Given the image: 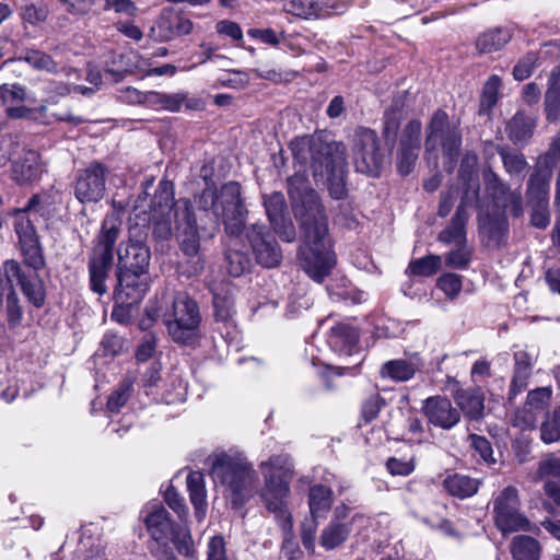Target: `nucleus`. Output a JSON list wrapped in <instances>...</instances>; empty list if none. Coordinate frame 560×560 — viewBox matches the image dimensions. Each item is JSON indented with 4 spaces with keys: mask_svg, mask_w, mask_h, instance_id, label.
I'll return each mask as SVG.
<instances>
[{
    "mask_svg": "<svg viewBox=\"0 0 560 560\" xmlns=\"http://www.w3.org/2000/svg\"><path fill=\"white\" fill-rule=\"evenodd\" d=\"M191 30L192 22L182 12L173 8H165L150 28L149 36L155 42L163 43L187 35Z\"/></svg>",
    "mask_w": 560,
    "mask_h": 560,
    "instance_id": "obj_17",
    "label": "nucleus"
},
{
    "mask_svg": "<svg viewBox=\"0 0 560 560\" xmlns=\"http://www.w3.org/2000/svg\"><path fill=\"white\" fill-rule=\"evenodd\" d=\"M148 228L136 225L129 229V238L119 244L117 249L118 262L116 268L125 270L149 269L151 253L145 244Z\"/></svg>",
    "mask_w": 560,
    "mask_h": 560,
    "instance_id": "obj_14",
    "label": "nucleus"
},
{
    "mask_svg": "<svg viewBox=\"0 0 560 560\" xmlns=\"http://www.w3.org/2000/svg\"><path fill=\"white\" fill-rule=\"evenodd\" d=\"M511 553L515 560H539V542L526 535L515 536L511 542Z\"/></svg>",
    "mask_w": 560,
    "mask_h": 560,
    "instance_id": "obj_36",
    "label": "nucleus"
},
{
    "mask_svg": "<svg viewBox=\"0 0 560 560\" xmlns=\"http://www.w3.org/2000/svg\"><path fill=\"white\" fill-rule=\"evenodd\" d=\"M61 9L74 16H83L89 14L94 4V0H57Z\"/></svg>",
    "mask_w": 560,
    "mask_h": 560,
    "instance_id": "obj_62",
    "label": "nucleus"
},
{
    "mask_svg": "<svg viewBox=\"0 0 560 560\" xmlns=\"http://www.w3.org/2000/svg\"><path fill=\"white\" fill-rule=\"evenodd\" d=\"M178 233L180 249L186 256L182 264L183 272L188 277L197 276L205 268L200 254V236L192 203L187 198L174 201V185L171 180H161L151 200L148 221L158 240H168L173 234V219Z\"/></svg>",
    "mask_w": 560,
    "mask_h": 560,
    "instance_id": "obj_3",
    "label": "nucleus"
},
{
    "mask_svg": "<svg viewBox=\"0 0 560 560\" xmlns=\"http://www.w3.org/2000/svg\"><path fill=\"white\" fill-rule=\"evenodd\" d=\"M120 225L115 214H107L89 256V285L91 291L100 296L107 292L106 280L114 265V246L120 233Z\"/></svg>",
    "mask_w": 560,
    "mask_h": 560,
    "instance_id": "obj_6",
    "label": "nucleus"
},
{
    "mask_svg": "<svg viewBox=\"0 0 560 560\" xmlns=\"http://www.w3.org/2000/svg\"><path fill=\"white\" fill-rule=\"evenodd\" d=\"M353 161L357 172L378 177L386 163V154L380 147L377 133L366 127L355 129L352 140Z\"/></svg>",
    "mask_w": 560,
    "mask_h": 560,
    "instance_id": "obj_11",
    "label": "nucleus"
},
{
    "mask_svg": "<svg viewBox=\"0 0 560 560\" xmlns=\"http://www.w3.org/2000/svg\"><path fill=\"white\" fill-rule=\"evenodd\" d=\"M42 172L40 156L35 150L24 149L22 155L12 161V178L20 185L38 179Z\"/></svg>",
    "mask_w": 560,
    "mask_h": 560,
    "instance_id": "obj_22",
    "label": "nucleus"
},
{
    "mask_svg": "<svg viewBox=\"0 0 560 560\" xmlns=\"http://www.w3.org/2000/svg\"><path fill=\"white\" fill-rule=\"evenodd\" d=\"M212 293L215 320L224 324L231 323L235 313L232 285L229 283H221L220 287L213 289Z\"/></svg>",
    "mask_w": 560,
    "mask_h": 560,
    "instance_id": "obj_29",
    "label": "nucleus"
},
{
    "mask_svg": "<svg viewBox=\"0 0 560 560\" xmlns=\"http://www.w3.org/2000/svg\"><path fill=\"white\" fill-rule=\"evenodd\" d=\"M450 118L446 112L438 109L428 126L425 138V150L428 152L436 149V135L441 133L450 126Z\"/></svg>",
    "mask_w": 560,
    "mask_h": 560,
    "instance_id": "obj_41",
    "label": "nucleus"
},
{
    "mask_svg": "<svg viewBox=\"0 0 560 560\" xmlns=\"http://www.w3.org/2000/svg\"><path fill=\"white\" fill-rule=\"evenodd\" d=\"M359 517V514L353 515L350 523L329 522L320 532L319 545L327 551L343 545L351 534L353 522Z\"/></svg>",
    "mask_w": 560,
    "mask_h": 560,
    "instance_id": "obj_26",
    "label": "nucleus"
},
{
    "mask_svg": "<svg viewBox=\"0 0 560 560\" xmlns=\"http://www.w3.org/2000/svg\"><path fill=\"white\" fill-rule=\"evenodd\" d=\"M544 105L546 119L549 122H556L560 117V67L555 68L550 73Z\"/></svg>",
    "mask_w": 560,
    "mask_h": 560,
    "instance_id": "obj_34",
    "label": "nucleus"
},
{
    "mask_svg": "<svg viewBox=\"0 0 560 560\" xmlns=\"http://www.w3.org/2000/svg\"><path fill=\"white\" fill-rule=\"evenodd\" d=\"M133 390V378L126 377L110 394L107 400V409L110 412H119L120 409L127 404Z\"/></svg>",
    "mask_w": 560,
    "mask_h": 560,
    "instance_id": "obj_43",
    "label": "nucleus"
},
{
    "mask_svg": "<svg viewBox=\"0 0 560 560\" xmlns=\"http://www.w3.org/2000/svg\"><path fill=\"white\" fill-rule=\"evenodd\" d=\"M287 183L293 214L304 241V248L301 249L302 267L314 281L320 283L336 264L325 209L304 174L295 173Z\"/></svg>",
    "mask_w": 560,
    "mask_h": 560,
    "instance_id": "obj_1",
    "label": "nucleus"
},
{
    "mask_svg": "<svg viewBox=\"0 0 560 560\" xmlns=\"http://www.w3.org/2000/svg\"><path fill=\"white\" fill-rule=\"evenodd\" d=\"M285 12L295 16L310 19L316 15V3L314 0H291L284 5Z\"/></svg>",
    "mask_w": 560,
    "mask_h": 560,
    "instance_id": "obj_59",
    "label": "nucleus"
},
{
    "mask_svg": "<svg viewBox=\"0 0 560 560\" xmlns=\"http://www.w3.org/2000/svg\"><path fill=\"white\" fill-rule=\"evenodd\" d=\"M290 148L299 163H310L314 176H327L332 198L345 197L342 173L346 166V151L342 143L325 142L320 137L305 136L291 141Z\"/></svg>",
    "mask_w": 560,
    "mask_h": 560,
    "instance_id": "obj_4",
    "label": "nucleus"
},
{
    "mask_svg": "<svg viewBox=\"0 0 560 560\" xmlns=\"http://www.w3.org/2000/svg\"><path fill=\"white\" fill-rule=\"evenodd\" d=\"M551 397L552 388L550 386L537 387L527 393L526 401L541 413L549 407Z\"/></svg>",
    "mask_w": 560,
    "mask_h": 560,
    "instance_id": "obj_54",
    "label": "nucleus"
},
{
    "mask_svg": "<svg viewBox=\"0 0 560 560\" xmlns=\"http://www.w3.org/2000/svg\"><path fill=\"white\" fill-rule=\"evenodd\" d=\"M478 229L488 247H500L508 233V221L502 213H481L478 217Z\"/></svg>",
    "mask_w": 560,
    "mask_h": 560,
    "instance_id": "obj_23",
    "label": "nucleus"
},
{
    "mask_svg": "<svg viewBox=\"0 0 560 560\" xmlns=\"http://www.w3.org/2000/svg\"><path fill=\"white\" fill-rule=\"evenodd\" d=\"M117 283L114 289V300L119 307H130L138 304L150 288L149 269L132 270L116 268Z\"/></svg>",
    "mask_w": 560,
    "mask_h": 560,
    "instance_id": "obj_13",
    "label": "nucleus"
},
{
    "mask_svg": "<svg viewBox=\"0 0 560 560\" xmlns=\"http://www.w3.org/2000/svg\"><path fill=\"white\" fill-rule=\"evenodd\" d=\"M283 534V541L281 551L289 560H298L302 556V551L294 540L292 517H287L284 521L278 523Z\"/></svg>",
    "mask_w": 560,
    "mask_h": 560,
    "instance_id": "obj_40",
    "label": "nucleus"
},
{
    "mask_svg": "<svg viewBox=\"0 0 560 560\" xmlns=\"http://www.w3.org/2000/svg\"><path fill=\"white\" fill-rule=\"evenodd\" d=\"M538 56L536 52H527L513 68V77L517 81L529 78L537 66Z\"/></svg>",
    "mask_w": 560,
    "mask_h": 560,
    "instance_id": "obj_56",
    "label": "nucleus"
},
{
    "mask_svg": "<svg viewBox=\"0 0 560 560\" xmlns=\"http://www.w3.org/2000/svg\"><path fill=\"white\" fill-rule=\"evenodd\" d=\"M443 486L451 495L465 499L478 491L479 482L468 476L454 474L444 479Z\"/></svg>",
    "mask_w": 560,
    "mask_h": 560,
    "instance_id": "obj_35",
    "label": "nucleus"
},
{
    "mask_svg": "<svg viewBox=\"0 0 560 560\" xmlns=\"http://www.w3.org/2000/svg\"><path fill=\"white\" fill-rule=\"evenodd\" d=\"M42 268L24 266L15 259H7L0 267V273L7 288L5 316L8 326L16 328L23 320L24 311L21 300L15 290V283L21 288L23 294L35 307H42L45 303V289L38 276Z\"/></svg>",
    "mask_w": 560,
    "mask_h": 560,
    "instance_id": "obj_5",
    "label": "nucleus"
},
{
    "mask_svg": "<svg viewBox=\"0 0 560 560\" xmlns=\"http://www.w3.org/2000/svg\"><path fill=\"white\" fill-rule=\"evenodd\" d=\"M108 170L100 162H92L79 170L73 182L75 198L81 203L98 202L106 191Z\"/></svg>",
    "mask_w": 560,
    "mask_h": 560,
    "instance_id": "obj_15",
    "label": "nucleus"
},
{
    "mask_svg": "<svg viewBox=\"0 0 560 560\" xmlns=\"http://www.w3.org/2000/svg\"><path fill=\"white\" fill-rule=\"evenodd\" d=\"M178 553L185 557H192L195 553L194 540L190 532L183 526L177 525L171 540Z\"/></svg>",
    "mask_w": 560,
    "mask_h": 560,
    "instance_id": "obj_50",
    "label": "nucleus"
},
{
    "mask_svg": "<svg viewBox=\"0 0 560 560\" xmlns=\"http://www.w3.org/2000/svg\"><path fill=\"white\" fill-rule=\"evenodd\" d=\"M187 491L195 510V516L202 521L207 512V490L205 476L200 471H190L186 478Z\"/></svg>",
    "mask_w": 560,
    "mask_h": 560,
    "instance_id": "obj_27",
    "label": "nucleus"
},
{
    "mask_svg": "<svg viewBox=\"0 0 560 560\" xmlns=\"http://www.w3.org/2000/svg\"><path fill=\"white\" fill-rule=\"evenodd\" d=\"M26 98V89L20 84H7L0 85V100L3 104H11L14 102H23Z\"/></svg>",
    "mask_w": 560,
    "mask_h": 560,
    "instance_id": "obj_64",
    "label": "nucleus"
},
{
    "mask_svg": "<svg viewBox=\"0 0 560 560\" xmlns=\"http://www.w3.org/2000/svg\"><path fill=\"white\" fill-rule=\"evenodd\" d=\"M441 147L450 158L456 156L462 144V136L456 126L450 125L441 133L436 135V144Z\"/></svg>",
    "mask_w": 560,
    "mask_h": 560,
    "instance_id": "obj_44",
    "label": "nucleus"
},
{
    "mask_svg": "<svg viewBox=\"0 0 560 560\" xmlns=\"http://www.w3.org/2000/svg\"><path fill=\"white\" fill-rule=\"evenodd\" d=\"M21 15L30 24L44 22L48 16V9L42 0H28L22 5Z\"/></svg>",
    "mask_w": 560,
    "mask_h": 560,
    "instance_id": "obj_48",
    "label": "nucleus"
},
{
    "mask_svg": "<svg viewBox=\"0 0 560 560\" xmlns=\"http://www.w3.org/2000/svg\"><path fill=\"white\" fill-rule=\"evenodd\" d=\"M501 79L497 74H492L486 81L479 105V114H488L499 100Z\"/></svg>",
    "mask_w": 560,
    "mask_h": 560,
    "instance_id": "obj_39",
    "label": "nucleus"
},
{
    "mask_svg": "<svg viewBox=\"0 0 560 560\" xmlns=\"http://www.w3.org/2000/svg\"><path fill=\"white\" fill-rule=\"evenodd\" d=\"M401 112L397 106L386 109L383 118V135L387 141L394 142L400 126Z\"/></svg>",
    "mask_w": 560,
    "mask_h": 560,
    "instance_id": "obj_53",
    "label": "nucleus"
},
{
    "mask_svg": "<svg viewBox=\"0 0 560 560\" xmlns=\"http://www.w3.org/2000/svg\"><path fill=\"white\" fill-rule=\"evenodd\" d=\"M551 177V172L533 166L526 183L525 197L527 205L549 201Z\"/></svg>",
    "mask_w": 560,
    "mask_h": 560,
    "instance_id": "obj_25",
    "label": "nucleus"
},
{
    "mask_svg": "<svg viewBox=\"0 0 560 560\" xmlns=\"http://www.w3.org/2000/svg\"><path fill=\"white\" fill-rule=\"evenodd\" d=\"M536 476L538 479L556 478L560 480V458L549 454L539 462Z\"/></svg>",
    "mask_w": 560,
    "mask_h": 560,
    "instance_id": "obj_60",
    "label": "nucleus"
},
{
    "mask_svg": "<svg viewBox=\"0 0 560 560\" xmlns=\"http://www.w3.org/2000/svg\"><path fill=\"white\" fill-rule=\"evenodd\" d=\"M533 363V358L527 351L520 350L514 353L513 376L508 393V400L510 402L528 386Z\"/></svg>",
    "mask_w": 560,
    "mask_h": 560,
    "instance_id": "obj_24",
    "label": "nucleus"
},
{
    "mask_svg": "<svg viewBox=\"0 0 560 560\" xmlns=\"http://www.w3.org/2000/svg\"><path fill=\"white\" fill-rule=\"evenodd\" d=\"M424 368V361L420 353L412 352L405 358L388 360L380 368V376L397 383L412 380Z\"/></svg>",
    "mask_w": 560,
    "mask_h": 560,
    "instance_id": "obj_21",
    "label": "nucleus"
},
{
    "mask_svg": "<svg viewBox=\"0 0 560 560\" xmlns=\"http://www.w3.org/2000/svg\"><path fill=\"white\" fill-rule=\"evenodd\" d=\"M421 122L417 119L410 120L402 129L399 145L404 148H421Z\"/></svg>",
    "mask_w": 560,
    "mask_h": 560,
    "instance_id": "obj_51",
    "label": "nucleus"
},
{
    "mask_svg": "<svg viewBox=\"0 0 560 560\" xmlns=\"http://www.w3.org/2000/svg\"><path fill=\"white\" fill-rule=\"evenodd\" d=\"M476 163V155L467 154L462 160L458 176L465 183V189L451 223L438 235V241L444 244L465 245L467 243L466 224L469 219L467 209L478 201L480 191L479 180L475 175Z\"/></svg>",
    "mask_w": 560,
    "mask_h": 560,
    "instance_id": "obj_7",
    "label": "nucleus"
},
{
    "mask_svg": "<svg viewBox=\"0 0 560 560\" xmlns=\"http://www.w3.org/2000/svg\"><path fill=\"white\" fill-rule=\"evenodd\" d=\"M498 153L502 159L503 166L510 175L521 174L527 166L524 154L511 151L508 148H499Z\"/></svg>",
    "mask_w": 560,
    "mask_h": 560,
    "instance_id": "obj_46",
    "label": "nucleus"
},
{
    "mask_svg": "<svg viewBox=\"0 0 560 560\" xmlns=\"http://www.w3.org/2000/svg\"><path fill=\"white\" fill-rule=\"evenodd\" d=\"M532 209L530 223L537 229H545L550 223L549 201L527 205Z\"/></svg>",
    "mask_w": 560,
    "mask_h": 560,
    "instance_id": "obj_63",
    "label": "nucleus"
},
{
    "mask_svg": "<svg viewBox=\"0 0 560 560\" xmlns=\"http://www.w3.org/2000/svg\"><path fill=\"white\" fill-rule=\"evenodd\" d=\"M211 474L215 481L225 486L236 498L242 495L255 477V471L246 457L228 453L215 457Z\"/></svg>",
    "mask_w": 560,
    "mask_h": 560,
    "instance_id": "obj_10",
    "label": "nucleus"
},
{
    "mask_svg": "<svg viewBox=\"0 0 560 560\" xmlns=\"http://www.w3.org/2000/svg\"><path fill=\"white\" fill-rule=\"evenodd\" d=\"M225 268L233 277H240L249 271L252 260L246 253L230 247L225 254Z\"/></svg>",
    "mask_w": 560,
    "mask_h": 560,
    "instance_id": "obj_42",
    "label": "nucleus"
},
{
    "mask_svg": "<svg viewBox=\"0 0 560 560\" xmlns=\"http://www.w3.org/2000/svg\"><path fill=\"white\" fill-rule=\"evenodd\" d=\"M195 202L214 226L222 222L228 235L238 237L245 231L257 264L265 268H275L281 262V248L265 225L255 223L245 229L247 210L238 183H225L219 190L208 187L195 197Z\"/></svg>",
    "mask_w": 560,
    "mask_h": 560,
    "instance_id": "obj_2",
    "label": "nucleus"
},
{
    "mask_svg": "<svg viewBox=\"0 0 560 560\" xmlns=\"http://www.w3.org/2000/svg\"><path fill=\"white\" fill-rule=\"evenodd\" d=\"M540 412L525 401V404L514 412L512 425L521 430H533L536 428Z\"/></svg>",
    "mask_w": 560,
    "mask_h": 560,
    "instance_id": "obj_45",
    "label": "nucleus"
},
{
    "mask_svg": "<svg viewBox=\"0 0 560 560\" xmlns=\"http://www.w3.org/2000/svg\"><path fill=\"white\" fill-rule=\"evenodd\" d=\"M559 156H560V131L557 132L552 137L547 151L537 159V161L534 165L553 173V167H555Z\"/></svg>",
    "mask_w": 560,
    "mask_h": 560,
    "instance_id": "obj_49",
    "label": "nucleus"
},
{
    "mask_svg": "<svg viewBox=\"0 0 560 560\" xmlns=\"http://www.w3.org/2000/svg\"><path fill=\"white\" fill-rule=\"evenodd\" d=\"M512 38L508 28L494 27L481 33L476 39V49L480 55L501 50Z\"/></svg>",
    "mask_w": 560,
    "mask_h": 560,
    "instance_id": "obj_32",
    "label": "nucleus"
},
{
    "mask_svg": "<svg viewBox=\"0 0 560 560\" xmlns=\"http://www.w3.org/2000/svg\"><path fill=\"white\" fill-rule=\"evenodd\" d=\"M535 119L518 110L506 124L505 132L514 144H524L532 138L535 129Z\"/></svg>",
    "mask_w": 560,
    "mask_h": 560,
    "instance_id": "obj_30",
    "label": "nucleus"
},
{
    "mask_svg": "<svg viewBox=\"0 0 560 560\" xmlns=\"http://www.w3.org/2000/svg\"><path fill=\"white\" fill-rule=\"evenodd\" d=\"M334 492L324 485H314L308 489V508L312 518H325L331 510Z\"/></svg>",
    "mask_w": 560,
    "mask_h": 560,
    "instance_id": "obj_31",
    "label": "nucleus"
},
{
    "mask_svg": "<svg viewBox=\"0 0 560 560\" xmlns=\"http://www.w3.org/2000/svg\"><path fill=\"white\" fill-rule=\"evenodd\" d=\"M518 492L513 486L505 487L493 500V517L501 533L532 530L530 522L521 513Z\"/></svg>",
    "mask_w": 560,
    "mask_h": 560,
    "instance_id": "obj_12",
    "label": "nucleus"
},
{
    "mask_svg": "<svg viewBox=\"0 0 560 560\" xmlns=\"http://www.w3.org/2000/svg\"><path fill=\"white\" fill-rule=\"evenodd\" d=\"M163 323L174 342L194 343L199 337L201 323L198 303L188 293L178 292L173 299L172 311L164 315Z\"/></svg>",
    "mask_w": 560,
    "mask_h": 560,
    "instance_id": "obj_8",
    "label": "nucleus"
},
{
    "mask_svg": "<svg viewBox=\"0 0 560 560\" xmlns=\"http://www.w3.org/2000/svg\"><path fill=\"white\" fill-rule=\"evenodd\" d=\"M455 399L460 410L470 420H479L483 417L485 397L480 389L460 390Z\"/></svg>",
    "mask_w": 560,
    "mask_h": 560,
    "instance_id": "obj_33",
    "label": "nucleus"
},
{
    "mask_svg": "<svg viewBox=\"0 0 560 560\" xmlns=\"http://www.w3.org/2000/svg\"><path fill=\"white\" fill-rule=\"evenodd\" d=\"M420 149L398 147L397 149V171L400 175H409L417 163Z\"/></svg>",
    "mask_w": 560,
    "mask_h": 560,
    "instance_id": "obj_52",
    "label": "nucleus"
},
{
    "mask_svg": "<svg viewBox=\"0 0 560 560\" xmlns=\"http://www.w3.org/2000/svg\"><path fill=\"white\" fill-rule=\"evenodd\" d=\"M470 262V252L465 245H456L454 250L445 255V264L450 268L466 269Z\"/></svg>",
    "mask_w": 560,
    "mask_h": 560,
    "instance_id": "obj_57",
    "label": "nucleus"
},
{
    "mask_svg": "<svg viewBox=\"0 0 560 560\" xmlns=\"http://www.w3.org/2000/svg\"><path fill=\"white\" fill-rule=\"evenodd\" d=\"M469 439L471 441L472 448L485 463L489 465L495 464L497 460L493 457L492 445L487 438L477 434H470Z\"/></svg>",
    "mask_w": 560,
    "mask_h": 560,
    "instance_id": "obj_61",
    "label": "nucleus"
},
{
    "mask_svg": "<svg viewBox=\"0 0 560 560\" xmlns=\"http://www.w3.org/2000/svg\"><path fill=\"white\" fill-rule=\"evenodd\" d=\"M264 207L269 223L279 237L291 243L296 237V231L292 220L287 213V203L282 192L275 191L264 196Z\"/></svg>",
    "mask_w": 560,
    "mask_h": 560,
    "instance_id": "obj_18",
    "label": "nucleus"
},
{
    "mask_svg": "<svg viewBox=\"0 0 560 560\" xmlns=\"http://www.w3.org/2000/svg\"><path fill=\"white\" fill-rule=\"evenodd\" d=\"M40 197L34 195L22 209H14V231L18 235L19 247L23 262L34 268H43L45 258L39 236L34 225V217L39 212Z\"/></svg>",
    "mask_w": 560,
    "mask_h": 560,
    "instance_id": "obj_9",
    "label": "nucleus"
},
{
    "mask_svg": "<svg viewBox=\"0 0 560 560\" xmlns=\"http://www.w3.org/2000/svg\"><path fill=\"white\" fill-rule=\"evenodd\" d=\"M441 265V257L438 255H429L416 260H412L408 270L413 276L430 277L434 275Z\"/></svg>",
    "mask_w": 560,
    "mask_h": 560,
    "instance_id": "obj_47",
    "label": "nucleus"
},
{
    "mask_svg": "<svg viewBox=\"0 0 560 560\" xmlns=\"http://www.w3.org/2000/svg\"><path fill=\"white\" fill-rule=\"evenodd\" d=\"M422 411L431 424L443 430H451L460 420L459 411L453 407L448 398L442 396L427 398Z\"/></svg>",
    "mask_w": 560,
    "mask_h": 560,
    "instance_id": "obj_20",
    "label": "nucleus"
},
{
    "mask_svg": "<svg viewBox=\"0 0 560 560\" xmlns=\"http://www.w3.org/2000/svg\"><path fill=\"white\" fill-rule=\"evenodd\" d=\"M483 182L487 191L494 200L505 196L510 190V187L491 168L483 171Z\"/></svg>",
    "mask_w": 560,
    "mask_h": 560,
    "instance_id": "obj_55",
    "label": "nucleus"
},
{
    "mask_svg": "<svg viewBox=\"0 0 560 560\" xmlns=\"http://www.w3.org/2000/svg\"><path fill=\"white\" fill-rule=\"evenodd\" d=\"M359 340V334L357 329L350 327L348 325H337L331 329V340L332 345H338L339 341H342L345 346L352 347L357 345Z\"/></svg>",
    "mask_w": 560,
    "mask_h": 560,
    "instance_id": "obj_58",
    "label": "nucleus"
},
{
    "mask_svg": "<svg viewBox=\"0 0 560 560\" xmlns=\"http://www.w3.org/2000/svg\"><path fill=\"white\" fill-rule=\"evenodd\" d=\"M540 440L545 444L560 441V406L547 412L540 424Z\"/></svg>",
    "mask_w": 560,
    "mask_h": 560,
    "instance_id": "obj_37",
    "label": "nucleus"
},
{
    "mask_svg": "<svg viewBox=\"0 0 560 560\" xmlns=\"http://www.w3.org/2000/svg\"><path fill=\"white\" fill-rule=\"evenodd\" d=\"M264 480L260 498L266 509L275 515L278 523L287 517H292L288 510L290 481L277 477L275 471L265 472Z\"/></svg>",
    "mask_w": 560,
    "mask_h": 560,
    "instance_id": "obj_16",
    "label": "nucleus"
},
{
    "mask_svg": "<svg viewBox=\"0 0 560 560\" xmlns=\"http://www.w3.org/2000/svg\"><path fill=\"white\" fill-rule=\"evenodd\" d=\"M145 528L150 537L163 547H167L177 525L172 521L168 511L160 503L148 504L144 509Z\"/></svg>",
    "mask_w": 560,
    "mask_h": 560,
    "instance_id": "obj_19",
    "label": "nucleus"
},
{
    "mask_svg": "<svg viewBox=\"0 0 560 560\" xmlns=\"http://www.w3.org/2000/svg\"><path fill=\"white\" fill-rule=\"evenodd\" d=\"M260 469L265 472L275 471L277 477L291 480L293 477V464L291 457L285 454L273 455L268 460L261 462Z\"/></svg>",
    "mask_w": 560,
    "mask_h": 560,
    "instance_id": "obj_38",
    "label": "nucleus"
},
{
    "mask_svg": "<svg viewBox=\"0 0 560 560\" xmlns=\"http://www.w3.org/2000/svg\"><path fill=\"white\" fill-rule=\"evenodd\" d=\"M24 62L38 71H46L49 73H56L58 71V63L52 59V57L37 49H27L18 58L5 60L3 62V67L13 68L15 66H23Z\"/></svg>",
    "mask_w": 560,
    "mask_h": 560,
    "instance_id": "obj_28",
    "label": "nucleus"
}]
</instances>
